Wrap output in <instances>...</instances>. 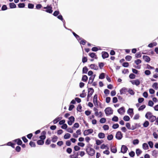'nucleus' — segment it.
Returning <instances> with one entry per match:
<instances>
[{"label": "nucleus", "mask_w": 158, "mask_h": 158, "mask_svg": "<svg viewBox=\"0 0 158 158\" xmlns=\"http://www.w3.org/2000/svg\"><path fill=\"white\" fill-rule=\"evenodd\" d=\"M86 151L88 155L90 156H93L95 154V150L89 146H87Z\"/></svg>", "instance_id": "obj_1"}, {"label": "nucleus", "mask_w": 158, "mask_h": 158, "mask_svg": "<svg viewBox=\"0 0 158 158\" xmlns=\"http://www.w3.org/2000/svg\"><path fill=\"white\" fill-rule=\"evenodd\" d=\"M43 8L46 9V10H42L45 11L46 12L49 14L52 13L53 12V10H52V5H48L47 6L44 7Z\"/></svg>", "instance_id": "obj_2"}, {"label": "nucleus", "mask_w": 158, "mask_h": 158, "mask_svg": "<svg viewBox=\"0 0 158 158\" xmlns=\"http://www.w3.org/2000/svg\"><path fill=\"white\" fill-rule=\"evenodd\" d=\"M106 116H108L113 114V110L111 108L108 107L106 108L104 110Z\"/></svg>", "instance_id": "obj_3"}, {"label": "nucleus", "mask_w": 158, "mask_h": 158, "mask_svg": "<svg viewBox=\"0 0 158 158\" xmlns=\"http://www.w3.org/2000/svg\"><path fill=\"white\" fill-rule=\"evenodd\" d=\"M75 121V118L73 116H71L69 118L68 124L69 126H71Z\"/></svg>", "instance_id": "obj_4"}, {"label": "nucleus", "mask_w": 158, "mask_h": 158, "mask_svg": "<svg viewBox=\"0 0 158 158\" xmlns=\"http://www.w3.org/2000/svg\"><path fill=\"white\" fill-rule=\"evenodd\" d=\"M123 134L120 131H118L117 132L116 135V138L118 140H120L123 137Z\"/></svg>", "instance_id": "obj_5"}, {"label": "nucleus", "mask_w": 158, "mask_h": 158, "mask_svg": "<svg viewBox=\"0 0 158 158\" xmlns=\"http://www.w3.org/2000/svg\"><path fill=\"white\" fill-rule=\"evenodd\" d=\"M153 116L154 115L152 114V112H151L148 111L147 112L146 114L145 115V117L147 119L149 120L152 117V116Z\"/></svg>", "instance_id": "obj_6"}, {"label": "nucleus", "mask_w": 158, "mask_h": 158, "mask_svg": "<svg viewBox=\"0 0 158 158\" xmlns=\"http://www.w3.org/2000/svg\"><path fill=\"white\" fill-rule=\"evenodd\" d=\"M128 148L125 145H122L121 146V152L123 154L127 152Z\"/></svg>", "instance_id": "obj_7"}, {"label": "nucleus", "mask_w": 158, "mask_h": 158, "mask_svg": "<svg viewBox=\"0 0 158 158\" xmlns=\"http://www.w3.org/2000/svg\"><path fill=\"white\" fill-rule=\"evenodd\" d=\"M93 130L92 129L85 130L84 131V135L85 136L88 135L89 134L92 133L93 132Z\"/></svg>", "instance_id": "obj_8"}, {"label": "nucleus", "mask_w": 158, "mask_h": 158, "mask_svg": "<svg viewBox=\"0 0 158 158\" xmlns=\"http://www.w3.org/2000/svg\"><path fill=\"white\" fill-rule=\"evenodd\" d=\"M88 97L89 96H91L94 92V89L92 88H88Z\"/></svg>", "instance_id": "obj_9"}, {"label": "nucleus", "mask_w": 158, "mask_h": 158, "mask_svg": "<svg viewBox=\"0 0 158 158\" xmlns=\"http://www.w3.org/2000/svg\"><path fill=\"white\" fill-rule=\"evenodd\" d=\"M141 127V125L139 123H135L134 125H132L131 127V130H134L136 129L137 128H138Z\"/></svg>", "instance_id": "obj_10"}, {"label": "nucleus", "mask_w": 158, "mask_h": 158, "mask_svg": "<svg viewBox=\"0 0 158 158\" xmlns=\"http://www.w3.org/2000/svg\"><path fill=\"white\" fill-rule=\"evenodd\" d=\"M13 141L16 143L18 145H20L23 143L21 140L20 138H18L13 140Z\"/></svg>", "instance_id": "obj_11"}, {"label": "nucleus", "mask_w": 158, "mask_h": 158, "mask_svg": "<svg viewBox=\"0 0 158 158\" xmlns=\"http://www.w3.org/2000/svg\"><path fill=\"white\" fill-rule=\"evenodd\" d=\"M109 55L107 52L103 51L102 52V57L103 59L108 58Z\"/></svg>", "instance_id": "obj_12"}, {"label": "nucleus", "mask_w": 158, "mask_h": 158, "mask_svg": "<svg viewBox=\"0 0 158 158\" xmlns=\"http://www.w3.org/2000/svg\"><path fill=\"white\" fill-rule=\"evenodd\" d=\"M15 143H12L11 141H10V142H8L6 144H4V145H2L1 146L7 145V146H11L13 148H15Z\"/></svg>", "instance_id": "obj_13"}, {"label": "nucleus", "mask_w": 158, "mask_h": 158, "mask_svg": "<svg viewBox=\"0 0 158 158\" xmlns=\"http://www.w3.org/2000/svg\"><path fill=\"white\" fill-rule=\"evenodd\" d=\"M89 67L91 69L95 70H98V66L95 64H91L89 65Z\"/></svg>", "instance_id": "obj_14"}, {"label": "nucleus", "mask_w": 158, "mask_h": 158, "mask_svg": "<svg viewBox=\"0 0 158 158\" xmlns=\"http://www.w3.org/2000/svg\"><path fill=\"white\" fill-rule=\"evenodd\" d=\"M128 90L126 88H123L120 90V94L121 95L125 94L127 92Z\"/></svg>", "instance_id": "obj_15"}, {"label": "nucleus", "mask_w": 158, "mask_h": 158, "mask_svg": "<svg viewBox=\"0 0 158 158\" xmlns=\"http://www.w3.org/2000/svg\"><path fill=\"white\" fill-rule=\"evenodd\" d=\"M58 0H52V5L54 7V8L55 9L58 8Z\"/></svg>", "instance_id": "obj_16"}, {"label": "nucleus", "mask_w": 158, "mask_h": 158, "mask_svg": "<svg viewBox=\"0 0 158 158\" xmlns=\"http://www.w3.org/2000/svg\"><path fill=\"white\" fill-rule=\"evenodd\" d=\"M143 58L145 61L149 63L151 60L150 57L148 56L143 55Z\"/></svg>", "instance_id": "obj_17"}, {"label": "nucleus", "mask_w": 158, "mask_h": 158, "mask_svg": "<svg viewBox=\"0 0 158 158\" xmlns=\"http://www.w3.org/2000/svg\"><path fill=\"white\" fill-rule=\"evenodd\" d=\"M131 83L133 85H135L136 86H138L140 84V82L138 79H136L135 80L131 81Z\"/></svg>", "instance_id": "obj_18"}, {"label": "nucleus", "mask_w": 158, "mask_h": 158, "mask_svg": "<svg viewBox=\"0 0 158 158\" xmlns=\"http://www.w3.org/2000/svg\"><path fill=\"white\" fill-rule=\"evenodd\" d=\"M89 55L92 58H94L96 59H98L97 56L95 53L89 52Z\"/></svg>", "instance_id": "obj_19"}, {"label": "nucleus", "mask_w": 158, "mask_h": 158, "mask_svg": "<svg viewBox=\"0 0 158 158\" xmlns=\"http://www.w3.org/2000/svg\"><path fill=\"white\" fill-rule=\"evenodd\" d=\"M110 148L111 152L113 153H115L117 152V149L116 147L115 146H113L111 144L110 145Z\"/></svg>", "instance_id": "obj_20"}, {"label": "nucleus", "mask_w": 158, "mask_h": 158, "mask_svg": "<svg viewBox=\"0 0 158 158\" xmlns=\"http://www.w3.org/2000/svg\"><path fill=\"white\" fill-rule=\"evenodd\" d=\"M62 118V117H58L55 119L53 121V123L54 124L57 123Z\"/></svg>", "instance_id": "obj_21"}, {"label": "nucleus", "mask_w": 158, "mask_h": 158, "mask_svg": "<svg viewBox=\"0 0 158 158\" xmlns=\"http://www.w3.org/2000/svg\"><path fill=\"white\" fill-rule=\"evenodd\" d=\"M121 111H122L123 113H124L125 112V109L124 107H122L119 109H118L117 110L118 113L120 114L122 113V112H121Z\"/></svg>", "instance_id": "obj_22"}, {"label": "nucleus", "mask_w": 158, "mask_h": 158, "mask_svg": "<svg viewBox=\"0 0 158 158\" xmlns=\"http://www.w3.org/2000/svg\"><path fill=\"white\" fill-rule=\"evenodd\" d=\"M78 41L81 45H85L87 42V41L85 40L82 38L80 40H79V41Z\"/></svg>", "instance_id": "obj_23"}, {"label": "nucleus", "mask_w": 158, "mask_h": 158, "mask_svg": "<svg viewBox=\"0 0 158 158\" xmlns=\"http://www.w3.org/2000/svg\"><path fill=\"white\" fill-rule=\"evenodd\" d=\"M72 33L74 36L76 38L78 41H79V40H80L82 38L80 37L79 35L77 34L74 32H73Z\"/></svg>", "instance_id": "obj_24"}, {"label": "nucleus", "mask_w": 158, "mask_h": 158, "mask_svg": "<svg viewBox=\"0 0 158 158\" xmlns=\"http://www.w3.org/2000/svg\"><path fill=\"white\" fill-rule=\"evenodd\" d=\"M127 113L130 115H131V114H134L133 109L129 108L127 111Z\"/></svg>", "instance_id": "obj_25"}, {"label": "nucleus", "mask_w": 158, "mask_h": 158, "mask_svg": "<svg viewBox=\"0 0 158 158\" xmlns=\"http://www.w3.org/2000/svg\"><path fill=\"white\" fill-rule=\"evenodd\" d=\"M143 127L146 128L149 126V123L148 120H145L143 123Z\"/></svg>", "instance_id": "obj_26"}, {"label": "nucleus", "mask_w": 158, "mask_h": 158, "mask_svg": "<svg viewBox=\"0 0 158 158\" xmlns=\"http://www.w3.org/2000/svg\"><path fill=\"white\" fill-rule=\"evenodd\" d=\"M157 43H156V42H153L149 44L148 45V47H149L150 48H152L153 46H156L157 45Z\"/></svg>", "instance_id": "obj_27"}, {"label": "nucleus", "mask_w": 158, "mask_h": 158, "mask_svg": "<svg viewBox=\"0 0 158 158\" xmlns=\"http://www.w3.org/2000/svg\"><path fill=\"white\" fill-rule=\"evenodd\" d=\"M95 76L96 75L94 74L93 75V77H92V76H91L89 77V80L88 82L89 84H91L92 83H93Z\"/></svg>", "instance_id": "obj_28"}, {"label": "nucleus", "mask_w": 158, "mask_h": 158, "mask_svg": "<svg viewBox=\"0 0 158 158\" xmlns=\"http://www.w3.org/2000/svg\"><path fill=\"white\" fill-rule=\"evenodd\" d=\"M9 5L10 8V9L15 8L16 7V4L13 2L10 3Z\"/></svg>", "instance_id": "obj_29"}, {"label": "nucleus", "mask_w": 158, "mask_h": 158, "mask_svg": "<svg viewBox=\"0 0 158 158\" xmlns=\"http://www.w3.org/2000/svg\"><path fill=\"white\" fill-rule=\"evenodd\" d=\"M88 79V77L86 75H83L81 79V81L85 82H86Z\"/></svg>", "instance_id": "obj_30"}, {"label": "nucleus", "mask_w": 158, "mask_h": 158, "mask_svg": "<svg viewBox=\"0 0 158 158\" xmlns=\"http://www.w3.org/2000/svg\"><path fill=\"white\" fill-rule=\"evenodd\" d=\"M98 95L96 94L94 96L93 102L95 106H96L95 102H98Z\"/></svg>", "instance_id": "obj_31"}, {"label": "nucleus", "mask_w": 158, "mask_h": 158, "mask_svg": "<svg viewBox=\"0 0 158 158\" xmlns=\"http://www.w3.org/2000/svg\"><path fill=\"white\" fill-rule=\"evenodd\" d=\"M143 148L145 150L148 149L149 148L148 146L147 143H144L142 145Z\"/></svg>", "instance_id": "obj_32"}, {"label": "nucleus", "mask_w": 158, "mask_h": 158, "mask_svg": "<svg viewBox=\"0 0 158 158\" xmlns=\"http://www.w3.org/2000/svg\"><path fill=\"white\" fill-rule=\"evenodd\" d=\"M88 70V69L86 66L84 67L82 69V73L86 74Z\"/></svg>", "instance_id": "obj_33"}, {"label": "nucleus", "mask_w": 158, "mask_h": 158, "mask_svg": "<svg viewBox=\"0 0 158 158\" xmlns=\"http://www.w3.org/2000/svg\"><path fill=\"white\" fill-rule=\"evenodd\" d=\"M98 137L100 139H103L105 137V134L102 132H100L98 134Z\"/></svg>", "instance_id": "obj_34"}, {"label": "nucleus", "mask_w": 158, "mask_h": 158, "mask_svg": "<svg viewBox=\"0 0 158 158\" xmlns=\"http://www.w3.org/2000/svg\"><path fill=\"white\" fill-rule=\"evenodd\" d=\"M37 144L38 145H43L44 143V140L39 139L38 140L37 142Z\"/></svg>", "instance_id": "obj_35"}, {"label": "nucleus", "mask_w": 158, "mask_h": 158, "mask_svg": "<svg viewBox=\"0 0 158 158\" xmlns=\"http://www.w3.org/2000/svg\"><path fill=\"white\" fill-rule=\"evenodd\" d=\"M58 138L56 136L54 135L52 138V141L53 143H55L57 141Z\"/></svg>", "instance_id": "obj_36"}, {"label": "nucleus", "mask_w": 158, "mask_h": 158, "mask_svg": "<svg viewBox=\"0 0 158 158\" xmlns=\"http://www.w3.org/2000/svg\"><path fill=\"white\" fill-rule=\"evenodd\" d=\"M105 74L104 73H102L100 74L99 77V78L101 79H103L105 78Z\"/></svg>", "instance_id": "obj_37"}, {"label": "nucleus", "mask_w": 158, "mask_h": 158, "mask_svg": "<svg viewBox=\"0 0 158 158\" xmlns=\"http://www.w3.org/2000/svg\"><path fill=\"white\" fill-rule=\"evenodd\" d=\"M71 137V135L69 133L65 134L64 136V138L65 139H69Z\"/></svg>", "instance_id": "obj_38"}, {"label": "nucleus", "mask_w": 158, "mask_h": 158, "mask_svg": "<svg viewBox=\"0 0 158 158\" xmlns=\"http://www.w3.org/2000/svg\"><path fill=\"white\" fill-rule=\"evenodd\" d=\"M142 152V151L139 148L136 150V153L137 156H139Z\"/></svg>", "instance_id": "obj_39"}, {"label": "nucleus", "mask_w": 158, "mask_h": 158, "mask_svg": "<svg viewBox=\"0 0 158 158\" xmlns=\"http://www.w3.org/2000/svg\"><path fill=\"white\" fill-rule=\"evenodd\" d=\"M127 92H128L130 94L132 95H134L135 93L134 91L132 89L130 88L128 90Z\"/></svg>", "instance_id": "obj_40"}, {"label": "nucleus", "mask_w": 158, "mask_h": 158, "mask_svg": "<svg viewBox=\"0 0 158 158\" xmlns=\"http://www.w3.org/2000/svg\"><path fill=\"white\" fill-rule=\"evenodd\" d=\"M123 119L125 121H128L130 120V118L128 116L125 115L123 118Z\"/></svg>", "instance_id": "obj_41"}, {"label": "nucleus", "mask_w": 158, "mask_h": 158, "mask_svg": "<svg viewBox=\"0 0 158 158\" xmlns=\"http://www.w3.org/2000/svg\"><path fill=\"white\" fill-rule=\"evenodd\" d=\"M82 106L80 104H79L77 108V111L81 112H82L81 110Z\"/></svg>", "instance_id": "obj_42"}, {"label": "nucleus", "mask_w": 158, "mask_h": 158, "mask_svg": "<svg viewBox=\"0 0 158 158\" xmlns=\"http://www.w3.org/2000/svg\"><path fill=\"white\" fill-rule=\"evenodd\" d=\"M146 107V106L145 105H143L141 106L138 109L139 111H142Z\"/></svg>", "instance_id": "obj_43"}, {"label": "nucleus", "mask_w": 158, "mask_h": 158, "mask_svg": "<svg viewBox=\"0 0 158 158\" xmlns=\"http://www.w3.org/2000/svg\"><path fill=\"white\" fill-rule=\"evenodd\" d=\"M60 14V12L58 10L55 11L53 14V15L55 17L57 16L58 15Z\"/></svg>", "instance_id": "obj_44"}, {"label": "nucleus", "mask_w": 158, "mask_h": 158, "mask_svg": "<svg viewBox=\"0 0 158 158\" xmlns=\"http://www.w3.org/2000/svg\"><path fill=\"white\" fill-rule=\"evenodd\" d=\"M25 4L24 3H20L18 4V7L19 8H23L24 7Z\"/></svg>", "instance_id": "obj_45"}, {"label": "nucleus", "mask_w": 158, "mask_h": 158, "mask_svg": "<svg viewBox=\"0 0 158 158\" xmlns=\"http://www.w3.org/2000/svg\"><path fill=\"white\" fill-rule=\"evenodd\" d=\"M118 117L114 115L112 118V120L114 122H118Z\"/></svg>", "instance_id": "obj_46"}, {"label": "nucleus", "mask_w": 158, "mask_h": 158, "mask_svg": "<svg viewBox=\"0 0 158 158\" xmlns=\"http://www.w3.org/2000/svg\"><path fill=\"white\" fill-rule=\"evenodd\" d=\"M29 145L31 147H35L36 145L35 142L31 141L29 143Z\"/></svg>", "instance_id": "obj_47"}, {"label": "nucleus", "mask_w": 158, "mask_h": 158, "mask_svg": "<svg viewBox=\"0 0 158 158\" xmlns=\"http://www.w3.org/2000/svg\"><path fill=\"white\" fill-rule=\"evenodd\" d=\"M113 138V136L112 134L108 135L107 136V139L109 140H111Z\"/></svg>", "instance_id": "obj_48"}, {"label": "nucleus", "mask_w": 158, "mask_h": 158, "mask_svg": "<svg viewBox=\"0 0 158 158\" xmlns=\"http://www.w3.org/2000/svg\"><path fill=\"white\" fill-rule=\"evenodd\" d=\"M135 75L133 73H131L129 75V77L131 79H134L135 77Z\"/></svg>", "instance_id": "obj_49"}, {"label": "nucleus", "mask_w": 158, "mask_h": 158, "mask_svg": "<svg viewBox=\"0 0 158 158\" xmlns=\"http://www.w3.org/2000/svg\"><path fill=\"white\" fill-rule=\"evenodd\" d=\"M152 87L155 88L156 89H158V83L157 82L154 83L152 85Z\"/></svg>", "instance_id": "obj_50"}, {"label": "nucleus", "mask_w": 158, "mask_h": 158, "mask_svg": "<svg viewBox=\"0 0 158 158\" xmlns=\"http://www.w3.org/2000/svg\"><path fill=\"white\" fill-rule=\"evenodd\" d=\"M125 59L126 60L130 61L132 59V57L131 56L127 55L125 57Z\"/></svg>", "instance_id": "obj_51"}, {"label": "nucleus", "mask_w": 158, "mask_h": 158, "mask_svg": "<svg viewBox=\"0 0 158 158\" xmlns=\"http://www.w3.org/2000/svg\"><path fill=\"white\" fill-rule=\"evenodd\" d=\"M156 119V117L155 116H153L151 119L149 120V121L151 123H153L154 122L155 120Z\"/></svg>", "instance_id": "obj_52"}, {"label": "nucleus", "mask_w": 158, "mask_h": 158, "mask_svg": "<svg viewBox=\"0 0 158 158\" xmlns=\"http://www.w3.org/2000/svg\"><path fill=\"white\" fill-rule=\"evenodd\" d=\"M57 18L61 20L63 22H64V19L62 16L61 15H60L57 16Z\"/></svg>", "instance_id": "obj_53"}, {"label": "nucleus", "mask_w": 158, "mask_h": 158, "mask_svg": "<svg viewBox=\"0 0 158 158\" xmlns=\"http://www.w3.org/2000/svg\"><path fill=\"white\" fill-rule=\"evenodd\" d=\"M79 127V125L78 123H75L73 127H72V128L74 129V128H78Z\"/></svg>", "instance_id": "obj_54"}, {"label": "nucleus", "mask_w": 158, "mask_h": 158, "mask_svg": "<svg viewBox=\"0 0 158 158\" xmlns=\"http://www.w3.org/2000/svg\"><path fill=\"white\" fill-rule=\"evenodd\" d=\"M139 141L138 139H135L133 141V144L134 145L138 144L139 143Z\"/></svg>", "instance_id": "obj_55"}, {"label": "nucleus", "mask_w": 158, "mask_h": 158, "mask_svg": "<svg viewBox=\"0 0 158 158\" xmlns=\"http://www.w3.org/2000/svg\"><path fill=\"white\" fill-rule=\"evenodd\" d=\"M87 61V57L83 56L82 58V62L85 63Z\"/></svg>", "instance_id": "obj_56"}, {"label": "nucleus", "mask_w": 158, "mask_h": 158, "mask_svg": "<svg viewBox=\"0 0 158 158\" xmlns=\"http://www.w3.org/2000/svg\"><path fill=\"white\" fill-rule=\"evenodd\" d=\"M99 121L101 123H104L106 122V120L105 118H102L100 119Z\"/></svg>", "instance_id": "obj_57"}, {"label": "nucleus", "mask_w": 158, "mask_h": 158, "mask_svg": "<svg viewBox=\"0 0 158 158\" xmlns=\"http://www.w3.org/2000/svg\"><path fill=\"white\" fill-rule=\"evenodd\" d=\"M129 155L130 157H133L135 155V153L133 151H131L129 153Z\"/></svg>", "instance_id": "obj_58"}, {"label": "nucleus", "mask_w": 158, "mask_h": 158, "mask_svg": "<svg viewBox=\"0 0 158 158\" xmlns=\"http://www.w3.org/2000/svg\"><path fill=\"white\" fill-rule=\"evenodd\" d=\"M122 66L124 67H128L129 66V64L127 62H123L122 64Z\"/></svg>", "instance_id": "obj_59"}, {"label": "nucleus", "mask_w": 158, "mask_h": 158, "mask_svg": "<svg viewBox=\"0 0 158 158\" xmlns=\"http://www.w3.org/2000/svg\"><path fill=\"white\" fill-rule=\"evenodd\" d=\"M112 127L114 129H116L119 127V125L118 123L114 124L113 125Z\"/></svg>", "instance_id": "obj_60"}, {"label": "nucleus", "mask_w": 158, "mask_h": 158, "mask_svg": "<svg viewBox=\"0 0 158 158\" xmlns=\"http://www.w3.org/2000/svg\"><path fill=\"white\" fill-rule=\"evenodd\" d=\"M21 138L24 143H27L28 142V140L25 136L22 137Z\"/></svg>", "instance_id": "obj_61"}, {"label": "nucleus", "mask_w": 158, "mask_h": 158, "mask_svg": "<svg viewBox=\"0 0 158 158\" xmlns=\"http://www.w3.org/2000/svg\"><path fill=\"white\" fill-rule=\"evenodd\" d=\"M148 143L151 148H153V142L152 141H149L148 142Z\"/></svg>", "instance_id": "obj_62"}, {"label": "nucleus", "mask_w": 158, "mask_h": 158, "mask_svg": "<svg viewBox=\"0 0 158 158\" xmlns=\"http://www.w3.org/2000/svg\"><path fill=\"white\" fill-rule=\"evenodd\" d=\"M98 65L100 69H102L104 66V63L103 62H99Z\"/></svg>", "instance_id": "obj_63"}, {"label": "nucleus", "mask_w": 158, "mask_h": 158, "mask_svg": "<svg viewBox=\"0 0 158 158\" xmlns=\"http://www.w3.org/2000/svg\"><path fill=\"white\" fill-rule=\"evenodd\" d=\"M28 8L29 9H33L34 7V5L32 3H28Z\"/></svg>", "instance_id": "obj_64"}]
</instances>
